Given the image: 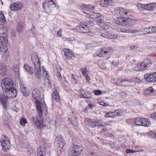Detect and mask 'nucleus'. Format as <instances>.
<instances>
[{
	"mask_svg": "<svg viewBox=\"0 0 156 156\" xmlns=\"http://www.w3.org/2000/svg\"><path fill=\"white\" fill-rule=\"evenodd\" d=\"M23 6V4L19 2L11 3L10 5V8L12 11H18L20 10Z\"/></svg>",
	"mask_w": 156,
	"mask_h": 156,
	"instance_id": "18",
	"label": "nucleus"
},
{
	"mask_svg": "<svg viewBox=\"0 0 156 156\" xmlns=\"http://www.w3.org/2000/svg\"><path fill=\"white\" fill-rule=\"evenodd\" d=\"M151 134L152 138L156 139V133L151 132Z\"/></svg>",
	"mask_w": 156,
	"mask_h": 156,
	"instance_id": "61",
	"label": "nucleus"
},
{
	"mask_svg": "<svg viewBox=\"0 0 156 156\" xmlns=\"http://www.w3.org/2000/svg\"><path fill=\"white\" fill-rule=\"evenodd\" d=\"M71 78L72 79V81L73 83L74 84L78 83L77 81L76 78V76L74 74H72Z\"/></svg>",
	"mask_w": 156,
	"mask_h": 156,
	"instance_id": "48",
	"label": "nucleus"
},
{
	"mask_svg": "<svg viewBox=\"0 0 156 156\" xmlns=\"http://www.w3.org/2000/svg\"><path fill=\"white\" fill-rule=\"evenodd\" d=\"M7 72V68L6 66L2 63H0V74L2 75H5Z\"/></svg>",
	"mask_w": 156,
	"mask_h": 156,
	"instance_id": "28",
	"label": "nucleus"
},
{
	"mask_svg": "<svg viewBox=\"0 0 156 156\" xmlns=\"http://www.w3.org/2000/svg\"><path fill=\"white\" fill-rule=\"evenodd\" d=\"M23 28V23L22 22H20L17 23L16 28L18 32L21 33Z\"/></svg>",
	"mask_w": 156,
	"mask_h": 156,
	"instance_id": "30",
	"label": "nucleus"
},
{
	"mask_svg": "<svg viewBox=\"0 0 156 156\" xmlns=\"http://www.w3.org/2000/svg\"><path fill=\"white\" fill-rule=\"evenodd\" d=\"M144 78L148 82L156 81V72H153L150 73L146 74L144 76Z\"/></svg>",
	"mask_w": 156,
	"mask_h": 156,
	"instance_id": "14",
	"label": "nucleus"
},
{
	"mask_svg": "<svg viewBox=\"0 0 156 156\" xmlns=\"http://www.w3.org/2000/svg\"><path fill=\"white\" fill-rule=\"evenodd\" d=\"M24 71L27 72L29 74H31L33 73V69L32 67L27 64H25L23 66Z\"/></svg>",
	"mask_w": 156,
	"mask_h": 156,
	"instance_id": "26",
	"label": "nucleus"
},
{
	"mask_svg": "<svg viewBox=\"0 0 156 156\" xmlns=\"http://www.w3.org/2000/svg\"><path fill=\"white\" fill-rule=\"evenodd\" d=\"M64 55L66 58H74L75 57L73 51L69 49L65 48L63 50Z\"/></svg>",
	"mask_w": 156,
	"mask_h": 156,
	"instance_id": "20",
	"label": "nucleus"
},
{
	"mask_svg": "<svg viewBox=\"0 0 156 156\" xmlns=\"http://www.w3.org/2000/svg\"><path fill=\"white\" fill-rule=\"evenodd\" d=\"M115 23L120 26H129L133 24V20L129 18L117 17L115 20Z\"/></svg>",
	"mask_w": 156,
	"mask_h": 156,
	"instance_id": "3",
	"label": "nucleus"
},
{
	"mask_svg": "<svg viewBox=\"0 0 156 156\" xmlns=\"http://www.w3.org/2000/svg\"><path fill=\"white\" fill-rule=\"evenodd\" d=\"M151 27H149L148 28H144L143 30L142 31V32L143 33L144 35H145L147 34H149L148 33L149 31H151L149 30H151Z\"/></svg>",
	"mask_w": 156,
	"mask_h": 156,
	"instance_id": "47",
	"label": "nucleus"
},
{
	"mask_svg": "<svg viewBox=\"0 0 156 156\" xmlns=\"http://www.w3.org/2000/svg\"><path fill=\"white\" fill-rule=\"evenodd\" d=\"M5 16L3 13H0V21L2 23H4L6 22Z\"/></svg>",
	"mask_w": 156,
	"mask_h": 156,
	"instance_id": "44",
	"label": "nucleus"
},
{
	"mask_svg": "<svg viewBox=\"0 0 156 156\" xmlns=\"http://www.w3.org/2000/svg\"><path fill=\"white\" fill-rule=\"evenodd\" d=\"M3 90L5 92H8V94H6L7 97H11L13 98H15L16 95V90L14 88L13 81L9 77H7L3 79L1 82Z\"/></svg>",
	"mask_w": 156,
	"mask_h": 156,
	"instance_id": "2",
	"label": "nucleus"
},
{
	"mask_svg": "<svg viewBox=\"0 0 156 156\" xmlns=\"http://www.w3.org/2000/svg\"><path fill=\"white\" fill-rule=\"evenodd\" d=\"M41 71L40 63H37L35 65L34 68V75L36 78L40 79L42 75Z\"/></svg>",
	"mask_w": 156,
	"mask_h": 156,
	"instance_id": "16",
	"label": "nucleus"
},
{
	"mask_svg": "<svg viewBox=\"0 0 156 156\" xmlns=\"http://www.w3.org/2000/svg\"><path fill=\"white\" fill-rule=\"evenodd\" d=\"M85 121L86 122H88L89 125H90L92 127L94 128L97 126L96 124V122L95 120L92 121L90 119L87 118L85 119Z\"/></svg>",
	"mask_w": 156,
	"mask_h": 156,
	"instance_id": "29",
	"label": "nucleus"
},
{
	"mask_svg": "<svg viewBox=\"0 0 156 156\" xmlns=\"http://www.w3.org/2000/svg\"><path fill=\"white\" fill-rule=\"evenodd\" d=\"M138 150H133L131 149H127L126 150V152L127 154L133 153L136 152H139Z\"/></svg>",
	"mask_w": 156,
	"mask_h": 156,
	"instance_id": "49",
	"label": "nucleus"
},
{
	"mask_svg": "<svg viewBox=\"0 0 156 156\" xmlns=\"http://www.w3.org/2000/svg\"><path fill=\"white\" fill-rule=\"evenodd\" d=\"M93 93L96 95H100L101 94V91L100 90H95L94 91Z\"/></svg>",
	"mask_w": 156,
	"mask_h": 156,
	"instance_id": "55",
	"label": "nucleus"
},
{
	"mask_svg": "<svg viewBox=\"0 0 156 156\" xmlns=\"http://www.w3.org/2000/svg\"><path fill=\"white\" fill-rule=\"evenodd\" d=\"M55 6V3L52 0H45L42 3V6L44 12L48 13H50L52 8Z\"/></svg>",
	"mask_w": 156,
	"mask_h": 156,
	"instance_id": "6",
	"label": "nucleus"
},
{
	"mask_svg": "<svg viewBox=\"0 0 156 156\" xmlns=\"http://www.w3.org/2000/svg\"><path fill=\"white\" fill-rule=\"evenodd\" d=\"M52 99L55 100L58 102H59L60 101V97L55 88L53 89V91L52 94Z\"/></svg>",
	"mask_w": 156,
	"mask_h": 156,
	"instance_id": "24",
	"label": "nucleus"
},
{
	"mask_svg": "<svg viewBox=\"0 0 156 156\" xmlns=\"http://www.w3.org/2000/svg\"><path fill=\"white\" fill-rule=\"evenodd\" d=\"M139 5H140L141 7L143 8L144 9L147 10L152 11L156 9V2L148 4H140Z\"/></svg>",
	"mask_w": 156,
	"mask_h": 156,
	"instance_id": "13",
	"label": "nucleus"
},
{
	"mask_svg": "<svg viewBox=\"0 0 156 156\" xmlns=\"http://www.w3.org/2000/svg\"><path fill=\"white\" fill-rule=\"evenodd\" d=\"M20 90L21 89H23L24 88H26V87L24 86V85L22 83V82H20Z\"/></svg>",
	"mask_w": 156,
	"mask_h": 156,
	"instance_id": "60",
	"label": "nucleus"
},
{
	"mask_svg": "<svg viewBox=\"0 0 156 156\" xmlns=\"http://www.w3.org/2000/svg\"><path fill=\"white\" fill-rule=\"evenodd\" d=\"M153 89L152 87H150L143 92V94L145 96L147 95L154 92Z\"/></svg>",
	"mask_w": 156,
	"mask_h": 156,
	"instance_id": "32",
	"label": "nucleus"
},
{
	"mask_svg": "<svg viewBox=\"0 0 156 156\" xmlns=\"http://www.w3.org/2000/svg\"><path fill=\"white\" fill-rule=\"evenodd\" d=\"M82 151V147L81 146L73 144L69 148V156H79Z\"/></svg>",
	"mask_w": 156,
	"mask_h": 156,
	"instance_id": "5",
	"label": "nucleus"
},
{
	"mask_svg": "<svg viewBox=\"0 0 156 156\" xmlns=\"http://www.w3.org/2000/svg\"><path fill=\"white\" fill-rule=\"evenodd\" d=\"M27 122V119L24 118H21L20 122V124L23 126H24Z\"/></svg>",
	"mask_w": 156,
	"mask_h": 156,
	"instance_id": "45",
	"label": "nucleus"
},
{
	"mask_svg": "<svg viewBox=\"0 0 156 156\" xmlns=\"http://www.w3.org/2000/svg\"><path fill=\"white\" fill-rule=\"evenodd\" d=\"M119 143L118 141H114L111 143L110 145L112 148H115L119 146Z\"/></svg>",
	"mask_w": 156,
	"mask_h": 156,
	"instance_id": "43",
	"label": "nucleus"
},
{
	"mask_svg": "<svg viewBox=\"0 0 156 156\" xmlns=\"http://www.w3.org/2000/svg\"><path fill=\"white\" fill-rule=\"evenodd\" d=\"M80 94L82 98H89L91 97V93L87 91L82 90Z\"/></svg>",
	"mask_w": 156,
	"mask_h": 156,
	"instance_id": "25",
	"label": "nucleus"
},
{
	"mask_svg": "<svg viewBox=\"0 0 156 156\" xmlns=\"http://www.w3.org/2000/svg\"><path fill=\"white\" fill-rule=\"evenodd\" d=\"M151 64V62L149 60L145 59L142 62L138 63L134 68V70L136 71L145 70L148 69Z\"/></svg>",
	"mask_w": 156,
	"mask_h": 156,
	"instance_id": "4",
	"label": "nucleus"
},
{
	"mask_svg": "<svg viewBox=\"0 0 156 156\" xmlns=\"http://www.w3.org/2000/svg\"><path fill=\"white\" fill-rule=\"evenodd\" d=\"M80 70L82 73H87V69L86 68H81L80 69Z\"/></svg>",
	"mask_w": 156,
	"mask_h": 156,
	"instance_id": "58",
	"label": "nucleus"
},
{
	"mask_svg": "<svg viewBox=\"0 0 156 156\" xmlns=\"http://www.w3.org/2000/svg\"><path fill=\"white\" fill-rule=\"evenodd\" d=\"M40 91L37 88H33L32 90L33 99L35 100L37 109L39 115L42 114L43 112L47 111V109L44 101L43 97L40 96Z\"/></svg>",
	"mask_w": 156,
	"mask_h": 156,
	"instance_id": "1",
	"label": "nucleus"
},
{
	"mask_svg": "<svg viewBox=\"0 0 156 156\" xmlns=\"http://www.w3.org/2000/svg\"><path fill=\"white\" fill-rule=\"evenodd\" d=\"M42 72L43 73L42 76L43 78L45 79H48V75L47 72L46 71L45 68L44 66H42Z\"/></svg>",
	"mask_w": 156,
	"mask_h": 156,
	"instance_id": "36",
	"label": "nucleus"
},
{
	"mask_svg": "<svg viewBox=\"0 0 156 156\" xmlns=\"http://www.w3.org/2000/svg\"><path fill=\"white\" fill-rule=\"evenodd\" d=\"M23 95L25 96H27L29 94V92L26 88L21 90Z\"/></svg>",
	"mask_w": 156,
	"mask_h": 156,
	"instance_id": "46",
	"label": "nucleus"
},
{
	"mask_svg": "<svg viewBox=\"0 0 156 156\" xmlns=\"http://www.w3.org/2000/svg\"><path fill=\"white\" fill-rule=\"evenodd\" d=\"M4 91H3L4 94H0V102L2 104L4 108H6V103L7 101V98H12L11 97H7L6 94H8V92H5Z\"/></svg>",
	"mask_w": 156,
	"mask_h": 156,
	"instance_id": "15",
	"label": "nucleus"
},
{
	"mask_svg": "<svg viewBox=\"0 0 156 156\" xmlns=\"http://www.w3.org/2000/svg\"><path fill=\"white\" fill-rule=\"evenodd\" d=\"M126 94L124 92H121L120 93V97L122 98H125L126 97Z\"/></svg>",
	"mask_w": 156,
	"mask_h": 156,
	"instance_id": "56",
	"label": "nucleus"
},
{
	"mask_svg": "<svg viewBox=\"0 0 156 156\" xmlns=\"http://www.w3.org/2000/svg\"><path fill=\"white\" fill-rule=\"evenodd\" d=\"M96 54L97 56L101 58L107 57L105 47L101 48L100 50L97 51L96 52Z\"/></svg>",
	"mask_w": 156,
	"mask_h": 156,
	"instance_id": "23",
	"label": "nucleus"
},
{
	"mask_svg": "<svg viewBox=\"0 0 156 156\" xmlns=\"http://www.w3.org/2000/svg\"><path fill=\"white\" fill-rule=\"evenodd\" d=\"M156 33V26L151 27V31L148 32V34H153Z\"/></svg>",
	"mask_w": 156,
	"mask_h": 156,
	"instance_id": "50",
	"label": "nucleus"
},
{
	"mask_svg": "<svg viewBox=\"0 0 156 156\" xmlns=\"http://www.w3.org/2000/svg\"><path fill=\"white\" fill-rule=\"evenodd\" d=\"M28 33L29 34L31 37H34L35 36V30L34 27L30 29L28 31Z\"/></svg>",
	"mask_w": 156,
	"mask_h": 156,
	"instance_id": "39",
	"label": "nucleus"
},
{
	"mask_svg": "<svg viewBox=\"0 0 156 156\" xmlns=\"http://www.w3.org/2000/svg\"><path fill=\"white\" fill-rule=\"evenodd\" d=\"M73 40H74V38H69V37H67L66 38L65 40V41H72Z\"/></svg>",
	"mask_w": 156,
	"mask_h": 156,
	"instance_id": "62",
	"label": "nucleus"
},
{
	"mask_svg": "<svg viewBox=\"0 0 156 156\" xmlns=\"http://www.w3.org/2000/svg\"><path fill=\"white\" fill-rule=\"evenodd\" d=\"M55 144L57 146V151L61 152L65 144L61 135H59L56 137Z\"/></svg>",
	"mask_w": 156,
	"mask_h": 156,
	"instance_id": "8",
	"label": "nucleus"
},
{
	"mask_svg": "<svg viewBox=\"0 0 156 156\" xmlns=\"http://www.w3.org/2000/svg\"><path fill=\"white\" fill-rule=\"evenodd\" d=\"M81 8L83 10L85 11V12H83V13L86 14L84 13L85 12L88 11V12L90 13L92 12L90 11H94V9L95 8V7L91 5H83L81 6Z\"/></svg>",
	"mask_w": 156,
	"mask_h": 156,
	"instance_id": "21",
	"label": "nucleus"
},
{
	"mask_svg": "<svg viewBox=\"0 0 156 156\" xmlns=\"http://www.w3.org/2000/svg\"><path fill=\"white\" fill-rule=\"evenodd\" d=\"M96 122V124L97 125V126H103L104 124L102 122V121L101 120H97L95 121Z\"/></svg>",
	"mask_w": 156,
	"mask_h": 156,
	"instance_id": "52",
	"label": "nucleus"
},
{
	"mask_svg": "<svg viewBox=\"0 0 156 156\" xmlns=\"http://www.w3.org/2000/svg\"><path fill=\"white\" fill-rule=\"evenodd\" d=\"M114 114H115V116H119L121 115L122 114V112L121 109H116L114 112Z\"/></svg>",
	"mask_w": 156,
	"mask_h": 156,
	"instance_id": "42",
	"label": "nucleus"
},
{
	"mask_svg": "<svg viewBox=\"0 0 156 156\" xmlns=\"http://www.w3.org/2000/svg\"><path fill=\"white\" fill-rule=\"evenodd\" d=\"M73 30L76 32H81L84 33H88L90 32L89 27L86 24H81L78 25Z\"/></svg>",
	"mask_w": 156,
	"mask_h": 156,
	"instance_id": "11",
	"label": "nucleus"
},
{
	"mask_svg": "<svg viewBox=\"0 0 156 156\" xmlns=\"http://www.w3.org/2000/svg\"><path fill=\"white\" fill-rule=\"evenodd\" d=\"M140 30H134L133 29H129V33L132 34H135L137 33L138 32H140Z\"/></svg>",
	"mask_w": 156,
	"mask_h": 156,
	"instance_id": "51",
	"label": "nucleus"
},
{
	"mask_svg": "<svg viewBox=\"0 0 156 156\" xmlns=\"http://www.w3.org/2000/svg\"><path fill=\"white\" fill-rule=\"evenodd\" d=\"M30 122L33 123L35 126L38 128L40 129L43 126V122L38 116H33L30 119Z\"/></svg>",
	"mask_w": 156,
	"mask_h": 156,
	"instance_id": "10",
	"label": "nucleus"
},
{
	"mask_svg": "<svg viewBox=\"0 0 156 156\" xmlns=\"http://www.w3.org/2000/svg\"><path fill=\"white\" fill-rule=\"evenodd\" d=\"M107 56H109L112 55L114 52V50L111 47H105Z\"/></svg>",
	"mask_w": 156,
	"mask_h": 156,
	"instance_id": "31",
	"label": "nucleus"
},
{
	"mask_svg": "<svg viewBox=\"0 0 156 156\" xmlns=\"http://www.w3.org/2000/svg\"><path fill=\"white\" fill-rule=\"evenodd\" d=\"M7 31L6 27L3 24H0V34H5Z\"/></svg>",
	"mask_w": 156,
	"mask_h": 156,
	"instance_id": "35",
	"label": "nucleus"
},
{
	"mask_svg": "<svg viewBox=\"0 0 156 156\" xmlns=\"http://www.w3.org/2000/svg\"><path fill=\"white\" fill-rule=\"evenodd\" d=\"M84 13L86 14V15H85L86 16L93 19L98 25L100 23H102L101 21L102 19V16L100 14L92 12L90 13L88 12V11L85 12Z\"/></svg>",
	"mask_w": 156,
	"mask_h": 156,
	"instance_id": "7",
	"label": "nucleus"
},
{
	"mask_svg": "<svg viewBox=\"0 0 156 156\" xmlns=\"http://www.w3.org/2000/svg\"><path fill=\"white\" fill-rule=\"evenodd\" d=\"M115 116V114H114V112H108L105 115V118L113 117Z\"/></svg>",
	"mask_w": 156,
	"mask_h": 156,
	"instance_id": "41",
	"label": "nucleus"
},
{
	"mask_svg": "<svg viewBox=\"0 0 156 156\" xmlns=\"http://www.w3.org/2000/svg\"><path fill=\"white\" fill-rule=\"evenodd\" d=\"M142 126H148L150 125V122L148 119L146 118H142Z\"/></svg>",
	"mask_w": 156,
	"mask_h": 156,
	"instance_id": "33",
	"label": "nucleus"
},
{
	"mask_svg": "<svg viewBox=\"0 0 156 156\" xmlns=\"http://www.w3.org/2000/svg\"><path fill=\"white\" fill-rule=\"evenodd\" d=\"M0 55H3V57L5 58H7L9 56V54L8 52H7V51H6L5 52H4V53H0Z\"/></svg>",
	"mask_w": 156,
	"mask_h": 156,
	"instance_id": "53",
	"label": "nucleus"
},
{
	"mask_svg": "<svg viewBox=\"0 0 156 156\" xmlns=\"http://www.w3.org/2000/svg\"><path fill=\"white\" fill-rule=\"evenodd\" d=\"M100 36L108 39H115L117 37L116 34H114L109 33L108 30L101 32L100 34Z\"/></svg>",
	"mask_w": 156,
	"mask_h": 156,
	"instance_id": "17",
	"label": "nucleus"
},
{
	"mask_svg": "<svg viewBox=\"0 0 156 156\" xmlns=\"http://www.w3.org/2000/svg\"><path fill=\"white\" fill-rule=\"evenodd\" d=\"M120 31L122 33H129V29H127L124 28H122L120 29Z\"/></svg>",
	"mask_w": 156,
	"mask_h": 156,
	"instance_id": "54",
	"label": "nucleus"
},
{
	"mask_svg": "<svg viewBox=\"0 0 156 156\" xmlns=\"http://www.w3.org/2000/svg\"><path fill=\"white\" fill-rule=\"evenodd\" d=\"M132 80H121L120 82V83L121 84H120L121 85H123V86H127V85L128 84V83H132Z\"/></svg>",
	"mask_w": 156,
	"mask_h": 156,
	"instance_id": "40",
	"label": "nucleus"
},
{
	"mask_svg": "<svg viewBox=\"0 0 156 156\" xmlns=\"http://www.w3.org/2000/svg\"><path fill=\"white\" fill-rule=\"evenodd\" d=\"M151 118L153 119L156 120V112L152 113L151 115Z\"/></svg>",
	"mask_w": 156,
	"mask_h": 156,
	"instance_id": "57",
	"label": "nucleus"
},
{
	"mask_svg": "<svg viewBox=\"0 0 156 156\" xmlns=\"http://www.w3.org/2000/svg\"><path fill=\"white\" fill-rule=\"evenodd\" d=\"M142 118H138L135 121V124L136 125L142 126Z\"/></svg>",
	"mask_w": 156,
	"mask_h": 156,
	"instance_id": "38",
	"label": "nucleus"
},
{
	"mask_svg": "<svg viewBox=\"0 0 156 156\" xmlns=\"http://www.w3.org/2000/svg\"><path fill=\"white\" fill-rule=\"evenodd\" d=\"M114 12L115 14L122 17L126 16L128 13L127 10L122 8L117 7L114 9Z\"/></svg>",
	"mask_w": 156,
	"mask_h": 156,
	"instance_id": "12",
	"label": "nucleus"
},
{
	"mask_svg": "<svg viewBox=\"0 0 156 156\" xmlns=\"http://www.w3.org/2000/svg\"><path fill=\"white\" fill-rule=\"evenodd\" d=\"M7 41L5 38L2 36H0V53H4L7 51L8 48L7 46Z\"/></svg>",
	"mask_w": 156,
	"mask_h": 156,
	"instance_id": "9",
	"label": "nucleus"
},
{
	"mask_svg": "<svg viewBox=\"0 0 156 156\" xmlns=\"http://www.w3.org/2000/svg\"><path fill=\"white\" fill-rule=\"evenodd\" d=\"M46 149L44 146H40L37 149V156H45Z\"/></svg>",
	"mask_w": 156,
	"mask_h": 156,
	"instance_id": "22",
	"label": "nucleus"
},
{
	"mask_svg": "<svg viewBox=\"0 0 156 156\" xmlns=\"http://www.w3.org/2000/svg\"><path fill=\"white\" fill-rule=\"evenodd\" d=\"M2 145V150L4 151H6L10 149V144L9 140H3V142H1V145Z\"/></svg>",
	"mask_w": 156,
	"mask_h": 156,
	"instance_id": "19",
	"label": "nucleus"
},
{
	"mask_svg": "<svg viewBox=\"0 0 156 156\" xmlns=\"http://www.w3.org/2000/svg\"><path fill=\"white\" fill-rule=\"evenodd\" d=\"M98 25L100 26L102 28L105 29V30H109V29H111V28L109 27V26L105 23H101L98 24Z\"/></svg>",
	"mask_w": 156,
	"mask_h": 156,
	"instance_id": "37",
	"label": "nucleus"
},
{
	"mask_svg": "<svg viewBox=\"0 0 156 156\" xmlns=\"http://www.w3.org/2000/svg\"><path fill=\"white\" fill-rule=\"evenodd\" d=\"M109 1L110 0H100L99 4L102 7H107L108 5Z\"/></svg>",
	"mask_w": 156,
	"mask_h": 156,
	"instance_id": "34",
	"label": "nucleus"
},
{
	"mask_svg": "<svg viewBox=\"0 0 156 156\" xmlns=\"http://www.w3.org/2000/svg\"><path fill=\"white\" fill-rule=\"evenodd\" d=\"M94 105L92 104H89L88 105V106H87L86 107V109L87 110H88L90 108L91 109L93 107Z\"/></svg>",
	"mask_w": 156,
	"mask_h": 156,
	"instance_id": "59",
	"label": "nucleus"
},
{
	"mask_svg": "<svg viewBox=\"0 0 156 156\" xmlns=\"http://www.w3.org/2000/svg\"><path fill=\"white\" fill-rule=\"evenodd\" d=\"M1 139L2 140V142H3V140H8L7 139V137L4 135H3L1 136Z\"/></svg>",
	"mask_w": 156,
	"mask_h": 156,
	"instance_id": "64",
	"label": "nucleus"
},
{
	"mask_svg": "<svg viewBox=\"0 0 156 156\" xmlns=\"http://www.w3.org/2000/svg\"><path fill=\"white\" fill-rule=\"evenodd\" d=\"M131 50H137V49L138 48V47L137 46H132L130 47V48Z\"/></svg>",
	"mask_w": 156,
	"mask_h": 156,
	"instance_id": "63",
	"label": "nucleus"
},
{
	"mask_svg": "<svg viewBox=\"0 0 156 156\" xmlns=\"http://www.w3.org/2000/svg\"><path fill=\"white\" fill-rule=\"evenodd\" d=\"M31 59L34 66L37 63H40L37 54L36 53L34 52L32 54Z\"/></svg>",
	"mask_w": 156,
	"mask_h": 156,
	"instance_id": "27",
	"label": "nucleus"
}]
</instances>
